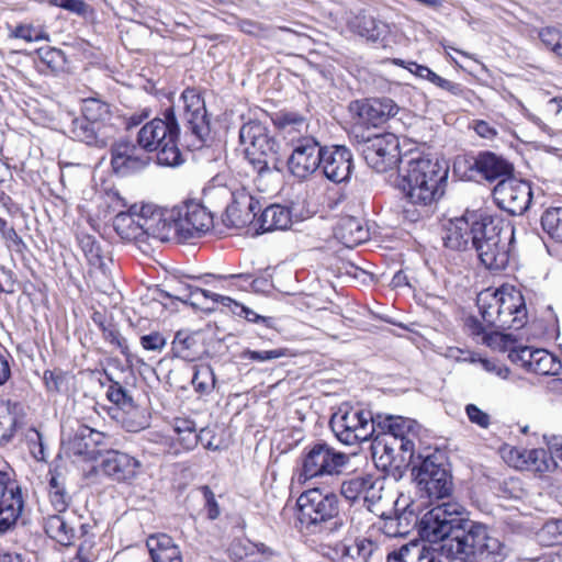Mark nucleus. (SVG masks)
Instances as JSON below:
<instances>
[{
    "label": "nucleus",
    "instance_id": "nucleus-62",
    "mask_svg": "<svg viewBox=\"0 0 562 562\" xmlns=\"http://www.w3.org/2000/svg\"><path fill=\"white\" fill-rule=\"evenodd\" d=\"M370 486L367 487L366 492L363 493L362 499L364 505L370 512H373L372 507L381 499L382 495V485L380 484L379 480L374 479L372 475L370 476Z\"/></svg>",
    "mask_w": 562,
    "mask_h": 562
},
{
    "label": "nucleus",
    "instance_id": "nucleus-28",
    "mask_svg": "<svg viewBox=\"0 0 562 562\" xmlns=\"http://www.w3.org/2000/svg\"><path fill=\"white\" fill-rule=\"evenodd\" d=\"M382 531L387 537H406L414 528H417L418 535L420 536V522L423 517L419 519L414 508L411 505L406 506L403 510L396 512L394 516H382Z\"/></svg>",
    "mask_w": 562,
    "mask_h": 562
},
{
    "label": "nucleus",
    "instance_id": "nucleus-1",
    "mask_svg": "<svg viewBox=\"0 0 562 562\" xmlns=\"http://www.w3.org/2000/svg\"><path fill=\"white\" fill-rule=\"evenodd\" d=\"M420 538L424 544L418 560L436 562V554L460 562L472 559H493L502 562L509 557L510 548L491 537L485 524L470 519V513L457 502H445L423 516Z\"/></svg>",
    "mask_w": 562,
    "mask_h": 562
},
{
    "label": "nucleus",
    "instance_id": "nucleus-38",
    "mask_svg": "<svg viewBox=\"0 0 562 562\" xmlns=\"http://www.w3.org/2000/svg\"><path fill=\"white\" fill-rule=\"evenodd\" d=\"M44 529L49 538L64 546H69L75 538V529L68 525L60 513L49 515L45 519Z\"/></svg>",
    "mask_w": 562,
    "mask_h": 562
},
{
    "label": "nucleus",
    "instance_id": "nucleus-37",
    "mask_svg": "<svg viewBox=\"0 0 562 562\" xmlns=\"http://www.w3.org/2000/svg\"><path fill=\"white\" fill-rule=\"evenodd\" d=\"M43 381L48 393L68 394L75 384V375L70 371L55 368L44 371Z\"/></svg>",
    "mask_w": 562,
    "mask_h": 562
},
{
    "label": "nucleus",
    "instance_id": "nucleus-43",
    "mask_svg": "<svg viewBox=\"0 0 562 562\" xmlns=\"http://www.w3.org/2000/svg\"><path fill=\"white\" fill-rule=\"evenodd\" d=\"M49 499L58 513L65 512L71 501V497L66 490L64 479L57 473H50Z\"/></svg>",
    "mask_w": 562,
    "mask_h": 562
},
{
    "label": "nucleus",
    "instance_id": "nucleus-52",
    "mask_svg": "<svg viewBox=\"0 0 562 562\" xmlns=\"http://www.w3.org/2000/svg\"><path fill=\"white\" fill-rule=\"evenodd\" d=\"M193 375L191 379V383L194 389L199 393H207L212 390L215 383L214 372L209 366H202L198 368L196 366L192 367Z\"/></svg>",
    "mask_w": 562,
    "mask_h": 562
},
{
    "label": "nucleus",
    "instance_id": "nucleus-40",
    "mask_svg": "<svg viewBox=\"0 0 562 562\" xmlns=\"http://www.w3.org/2000/svg\"><path fill=\"white\" fill-rule=\"evenodd\" d=\"M82 115L95 125L104 128H113L105 124V121L111 117L110 105L100 99H85L82 104Z\"/></svg>",
    "mask_w": 562,
    "mask_h": 562
},
{
    "label": "nucleus",
    "instance_id": "nucleus-53",
    "mask_svg": "<svg viewBox=\"0 0 562 562\" xmlns=\"http://www.w3.org/2000/svg\"><path fill=\"white\" fill-rule=\"evenodd\" d=\"M541 43L559 58H562V32L555 26H544L538 31Z\"/></svg>",
    "mask_w": 562,
    "mask_h": 562
},
{
    "label": "nucleus",
    "instance_id": "nucleus-57",
    "mask_svg": "<svg viewBox=\"0 0 562 562\" xmlns=\"http://www.w3.org/2000/svg\"><path fill=\"white\" fill-rule=\"evenodd\" d=\"M526 462L538 472H547L553 463V458L544 449H532L527 452Z\"/></svg>",
    "mask_w": 562,
    "mask_h": 562
},
{
    "label": "nucleus",
    "instance_id": "nucleus-55",
    "mask_svg": "<svg viewBox=\"0 0 562 562\" xmlns=\"http://www.w3.org/2000/svg\"><path fill=\"white\" fill-rule=\"evenodd\" d=\"M289 355L286 348H278L272 350H251L245 349L240 352L239 358L243 360H251L256 362H266L279 359Z\"/></svg>",
    "mask_w": 562,
    "mask_h": 562
},
{
    "label": "nucleus",
    "instance_id": "nucleus-64",
    "mask_svg": "<svg viewBox=\"0 0 562 562\" xmlns=\"http://www.w3.org/2000/svg\"><path fill=\"white\" fill-rule=\"evenodd\" d=\"M465 413L471 423L476 424L482 428H487L491 423L490 415L483 412L480 407L474 404H468L465 406Z\"/></svg>",
    "mask_w": 562,
    "mask_h": 562
},
{
    "label": "nucleus",
    "instance_id": "nucleus-22",
    "mask_svg": "<svg viewBox=\"0 0 562 562\" xmlns=\"http://www.w3.org/2000/svg\"><path fill=\"white\" fill-rule=\"evenodd\" d=\"M502 306L501 318L506 321V324L501 330H518L526 325L527 307L525 297L519 290L503 286Z\"/></svg>",
    "mask_w": 562,
    "mask_h": 562
},
{
    "label": "nucleus",
    "instance_id": "nucleus-51",
    "mask_svg": "<svg viewBox=\"0 0 562 562\" xmlns=\"http://www.w3.org/2000/svg\"><path fill=\"white\" fill-rule=\"evenodd\" d=\"M203 350L194 336L182 338V331L178 330V358L192 362L200 359Z\"/></svg>",
    "mask_w": 562,
    "mask_h": 562
},
{
    "label": "nucleus",
    "instance_id": "nucleus-26",
    "mask_svg": "<svg viewBox=\"0 0 562 562\" xmlns=\"http://www.w3.org/2000/svg\"><path fill=\"white\" fill-rule=\"evenodd\" d=\"M149 211L148 205L140 207L139 212L136 205H133L127 212H120L113 220V227L117 235L125 240H144L143 221H145V213Z\"/></svg>",
    "mask_w": 562,
    "mask_h": 562
},
{
    "label": "nucleus",
    "instance_id": "nucleus-19",
    "mask_svg": "<svg viewBox=\"0 0 562 562\" xmlns=\"http://www.w3.org/2000/svg\"><path fill=\"white\" fill-rule=\"evenodd\" d=\"M322 158V173L334 183L349 181L353 171V158L349 148L344 145H324Z\"/></svg>",
    "mask_w": 562,
    "mask_h": 562
},
{
    "label": "nucleus",
    "instance_id": "nucleus-42",
    "mask_svg": "<svg viewBox=\"0 0 562 562\" xmlns=\"http://www.w3.org/2000/svg\"><path fill=\"white\" fill-rule=\"evenodd\" d=\"M540 224L550 238L562 243V206L547 209L540 217Z\"/></svg>",
    "mask_w": 562,
    "mask_h": 562
},
{
    "label": "nucleus",
    "instance_id": "nucleus-9",
    "mask_svg": "<svg viewBox=\"0 0 562 562\" xmlns=\"http://www.w3.org/2000/svg\"><path fill=\"white\" fill-rule=\"evenodd\" d=\"M376 419L370 411L361 405L341 403L331 415L329 426L336 438L346 446L367 441L375 431Z\"/></svg>",
    "mask_w": 562,
    "mask_h": 562
},
{
    "label": "nucleus",
    "instance_id": "nucleus-54",
    "mask_svg": "<svg viewBox=\"0 0 562 562\" xmlns=\"http://www.w3.org/2000/svg\"><path fill=\"white\" fill-rule=\"evenodd\" d=\"M539 541L547 546H555L562 542V520L547 521L538 532Z\"/></svg>",
    "mask_w": 562,
    "mask_h": 562
},
{
    "label": "nucleus",
    "instance_id": "nucleus-48",
    "mask_svg": "<svg viewBox=\"0 0 562 562\" xmlns=\"http://www.w3.org/2000/svg\"><path fill=\"white\" fill-rule=\"evenodd\" d=\"M123 412L122 425L130 432H138L149 426V416L146 412L139 408L135 402L133 407L126 408Z\"/></svg>",
    "mask_w": 562,
    "mask_h": 562
},
{
    "label": "nucleus",
    "instance_id": "nucleus-7",
    "mask_svg": "<svg viewBox=\"0 0 562 562\" xmlns=\"http://www.w3.org/2000/svg\"><path fill=\"white\" fill-rule=\"evenodd\" d=\"M339 497L334 493H323L319 488L303 492L297 501V519L311 533L334 531L342 527Z\"/></svg>",
    "mask_w": 562,
    "mask_h": 562
},
{
    "label": "nucleus",
    "instance_id": "nucleus-20",
    "mask_svg": "<svg viewBox=\"0 0 562 562\" xmlns=\"http://www.w3.org/2000/svg\"><path fill=\"white\" fill-rule=\"evenodd\" d=\"M228 193L233 196V201L226 206L222 216L223 224L229 228H244L252 224L261 210L259 201L245 192L237 195Z\"/></svg>",
    "mask_w": 562,
    "mask_h": 562
},
{
    "label": "nucleus",
    "instance_id": "nucleus-6",
    "mask_svg": "<svg viewBox=\"0 0 562 562\" xmlns=\"http://www.w3.org/2000/svg\"><path fill=\"white\" fill-rule=\"evenodd\" d=\"M408 469L422 498L432 503L451 495L452 475L443 452L436 450L427 454L414 453V460Z\"/></svg>",
    "mask_w": 562,
    "mask_h": 562
},
{
    "label": "nucleus",
    "instance_id": "nucleus-36",
    "mask_svg": "<svg viewBox=\"0 0 562 562\" xmlns=\"http://www.w3.org/2000/svg\"><path fill=\"white\" fill-rule=\"evenodd\" d=\"M147 549L151 562H172L176 559V544L173 539L166 533H158L148 537Z\"/></svg>",
    "mask_w": 562,
    "mask_h": 562
},
{
    "label": "nucleus",
    "instance_id": "nucleus-44",
    "mask_svg": "<svg viewBox=\"0 0 562 562\" xmlns=\"http://www.w3.org/2000/svg\"><path fill=\"white\" fill-rule=\"evenodd\" d=\"M562 363L557 358L542 349H536V358L530 371L539 375H557L560 373Z\"/></svg>",
    "mask_w": 562,
    "mask_h": 562
},
{
    "label": "nucleus",
    "instance_id": "nucleus-4",
    "mask_svg": "<svg viewBox=\"0 0 562 562\" xmlns=\"http://www.w3.org/2000/svg\"><path fill=\"white\" fill-rule=\"evenodd\" d=\"M381 418V415L375 416V424L383 429V432L373 440V456L380 454L378 467L395 479H401L414 460L416 423L402 416L390 415L383 420Z\"/></svg>",
    "mask_w": 562,
    "mask_h": 562
},
{
    "label": "nucleus",
    "instance_id": "nucleus-12",
    "mask_svg": "<svg viewBox=\"0 0 562 562\" xmlns=\"http://www.w3.org/2000/svg\"><path fill=\"white\" fill-rule=\"evenodd\" d=\"M454 171L467 180L476 178L494 182L514 175V166L504 157L490 150L457 159Z\"/></svg>",
    "mask_w": 562,
    "mask_h": 562
},
{
    "label": "nucleus",
    "instance_id": "nucleus-49",
    "mask_svg": "<svg viewBox=\"0 0 562 562\" xmlns=\"http://www.w3.org/2000/svg\"><path fill=\"white\" fill-rule=\"evenodd\" d=\"M200 440L196 426L193 420L178 418V446L184 451L194 449Z\"/></svg>",
    "mask_w": 562,
    "mask_h": 562
},
{
    "label": "nucleus",
    "instance_id": "nucleus-35",
    "mask_svg": "<svg viewBox=\"0 0 562 562\" xmlns=\"http://www.w3.org/2000/svg\"><path fill=\"white\" fill-rule=\"evenodd\" d=\"M97 374L99 376H95V380L98 381L100 386H108L105 396L111 403H113L121 411L133 407V397L120 382L114 381L112 376L108 374L105 371L104 379L101 378V374L99 372Z\"/></svg>",
    "mask_w": 562,
    "mask_h": 562
},
{
    "label": "nucleus",
    "instance_id": "nucleus-60",
    "mask_svg": "<svg viewBox=\"0 0 562 562\" xmlns=\"http://www.w3.org/2000/svg\"><path fill=\"white\" fill-rule=\"evenodd\" d=\"M11 37L21 38L26 42H38L46 40L47 35L32 24H20L10 34Z\"/></svg>",
    "mask_w": 562,
    "mask_h": 562
},
{
    "label": "nucleus",
    "instance_id": "nucleus-18",
    "mask_svg": "<svg viewBox=\"0 0 562 562\" xmlns=\"http://www.w3.org/2000/svg\"><path fill=\"white\" fill-rule=\"evenodd\" d=\"M150 161L147 153L127 139L111 146V166L114 173L127 176L143 170Z\"/></svg>",
    "mask_w": 562,
    "mask_h": 562
},
{
    "label": "nucleus",
    "instance_id": "nucleus-59",
    "mask_svg": "<svg viewBox=\"0 0 562 562\" xmlns=\"http://www.w3.org/2000/svg\"><path fill=\"white\" fill-rule=\"evenodd\" d=\"M155 374L160 382L165 383L169 389H172L175 384L173 358L166 357L159 360L155 367Z\"/></svg>",
    "mask_w": 562,
    "mask_h": 562
},
{
    "label": "nucleus",
    "instance_id": "nucleus-10",
    "mask_svg": "<svg viewBox=\"0 0 562 562\" xmlns=\"http://www.w3.org/2000/svg\"><path fill=\"white\" fill-rule=\"evenodd\" d=\"M348 462V454L335 450L325 441L314 442L302 451L297 482L305 483L316 477L338 475Z\"/></svg>",
    "mask_w": 562,
    "mask_h": 562
},
{
    "label": "nucleus",
    "instance_id": "nucleus-32",
    "mask_svg": "<svg viewBox=\"0 0 562 562\" xmlns=\"http://www.w3.org/2000/svg\"><path fill=\"white\" fill-rule=\"evenodd\" d=\"M291 224L292 218L290 210L279 204L267 206L257 218L258 229L261 233L285 231L290 228Z\"/></svg>",
    "mask_w": 562,
    "mask_h": 562
},
{
    "label": "nucleus",
    "instance_id": "nucleus-63",
    "mask_svg": "<svg viewBox=\"0 0 562 562\" xmlns=\"http://www.w3.org/2000/svg\"><path fill=\"white\" fill-rule=\"evenodd\" d=\"M508 357L513 362L520 361L522 366L530 371L532 362L536 358V350H532L527 346L519 347L518 349H513Z\"/></svg>",
    "mask_w": 562,
    "mask_h": 562
},
{
    "label": "nucleus",
    "instance_id": "nucleus-15",
    "mask_svg": "<svg viewBox=\"0 0 562 562\" xmlns=\"http://www.w3.org/2000/svg\"><path fill=\"white\" fill-rule=\"evenodd\" d=\"M492 195L501 210L512 216H519L527 212L532 202L531 183L512 176L499 180L494 187Z\"/></svg>",
    "mask_w": 562,
    "mask_h": 562
},
{
    "label": "nucleus",
    "instance_id": "nucleus-8",
    "mask_svg": "<svg viewBox=\"0 0 562 562\" xmlns=\"http://www.w3.org/2000/svg\"><path fill=\"white\" fill-rule=\"evenodd\" d=\"M138 146L146 153H157V164L176 166V114L173 106L168 108L164 119H154L145 124L137 134Z\"/></svg>",
    "mask_w": 562,
    "mask_h": 562
},
{
    "label": "nucleus",
    "instance_id": "nucleus-17",
    "mask_svg": "<svg viewBox=\"0 0 562 562\" xmlns=\"http://www.w3.org/2000/svg\"><path fill=\"white\" fill-rule=\"evenodd\" d=\"M212 224V215L200 202L184 201L178 207V244L202 237Z\"/></svg>",
    "mask_w": 562,
    "mask_h": 562
},
{
    "label": "nucleus",
    "instance_id": "nucleus-23",
    "mask_svg": "<svg viewBox=\"0 0 562 562\" xmlns=\"http://www.w3.org/2000/svg\"><path fill=\"white\" fill-rule=\"evenodd\" d=\"M68 135L90 146L105 147L113 136V128H104L87 120L83 115L74 117L67 127Z\"/></svg>",
    "mask_w": 562,
    "mask_h": 562
},
{
    "label": "nucleus",
    "instance_id": "nucleus-16",
    "mask_svg": "<svg viewBox=\"0 0 562 562\" xmlns=\"http://www.w3.org/2000/svg\"><path fill=\"white\" fill-rule=\"evenodd\" d=\"M24 508L22 488L12 473L0 470V533L12 530Z\"/></svg>",
    "mask_w": 562,
    "mask_h": 562
},
{
    "label": "nucleus",
    "instance_id": "nucleus-39",
    "mask_svg": "<svg viewBox=\"0 0 562 562\" xmlns=\"http://www.w3.org/2000/svg\"><path fill=\"white\" fill-rule=\"evenodd\" d=\"M90 434V427L86 425H78L68 440L69 451L75 456H81L87 459L95 458L98 450L92 448Z\"/></svg>",
    "mask_w": 562,
    "mask_h": 562
},
{
    "label": "nucleus",
    "instance_id": "nucleus-61",
    "mask_svg": "<svg viewBox=\"0 0 562 562\" xmlns=\"http://www.w3.org/2000/svg\"><path fill=\"white\" fill-rule=\"evenodd\" d=\"M198 492L203 496L204 506L207 510V517L211 520L216 519L221 512L213 491L207 485H203L198 488Z\"/></svg>",
    "mask_w": 562,
    "mask_h": 562
},
{
    "label": "nucleus",
    "instance_id": "nucleus-13",
    "mask_svg": "<svg viewBox=\"0 0 562 562\" xmlns=\"http://www.w3.org/2000/svg\"><path fill=\"white\" fill-rule=\"evenodd\" d=\"M324 145L313 135H301L292 139L291 153L285 155L284 166L299 181L308 180L317 172L324 158Z\"/></svg>",
    "mask_w": 562,
    "mask_h": 562
},
{
    "label": "nucleus",
    "instance_id": "nucleus-24",
    "mask_svg": "<svg viewBox=\"0 0 562 562\" xmlns=\"http://www.w3.org/2000/svg\"><path fill=\"white\" fill-rule=\"evenodd\" d=\"M144 238L151 237L161 243H169L176 236V217L172 211L151 210L145 213L143 221Z\"/></svg>",
    "mask_w": 562,
    "mask_h": 562
},
{
    "label": "nucleus",
    "instance_id": "nucleus-58",
    "mask_svg": "<svg viewBox=\"0 0 562 562\" xmlns=\"http://www.w3.org/2000/svg\"><path fill=\"white\" fill-rule=\"evenodd\" d=\"M274 124L282 130L292 126L297 132H301V127L303 126L307 127L306 119L296 112L279 113L274 119Z\"/></svg>",
    "mask_w": 562,
    "mask_h": 562
},
{
    "label": "nucleus",
    "instance_id": "nucleus-27",
    "mask_svg": "<svg viewBox=\"0 0 562 562\" xmlns=\"http://www.w3.org/2000/svg\"><path fill=\"white\" fill-rule=\"evenodd\" d=\"M502 297L503 286L496 290L486 289L480 292L476 297V305L483 322L486 327L496 331L504 328L506 324V321L501 318Z\"/></svg>",
    "mask_w": 562,
    "mask_h": 562
},
{
    "label": "nucleus",
    "instance_id": "nucleus-25",
    "mask_svg": "<svg viewBox=\"0 0 562 562\" xmlns=\"http://www.w3.org/2000/svg\"><path fill=\"white\" fill-rule=\"evenodd\" d=\"M358 115L368 124L376 127L394 117L400 106L390 98H370L358 103Z\"/></svg>",
    "mask_w": 562,
    "mask_h": 562
},
{
    "label": "nucleus",
    "instance_id": "nucleus-56",
    "mask_svg": "<svg viewBox=\"0 0 562 562\" xmlns=\"http://www.w3.org/2000/svg\"><path fill=\"white\" fill-rule=\"evenodd\" d=\"M93 321L98 323L102 330L103 338L119 348L123 355H127L128 346L126 339L121 335L116 326L113 324L106 325L102 321L98 322L95 317H93Z\"/></svg>",
    "mask_w": 562,
    "mask_h": 562
},
{
    "label": "nucleus",
    "instance_id": "nucleus-33",
    "mask_svg": "<svg viewBox=\"0 0 562 562\" xmlns=\"http://www.w3.org/2000/svg\"><path fill=\"white\" fill-rule=\"evenodd\" d=\"M198 277L178 269V302L189 304L192 307H202V304L209 299L210 291L192 285L188 280H194Z\"/></svg>",
    "mask_w": 562,
    "mask_h": 562
},
{
    "label": "nucleus",
    "instance_id": "nucleus-30",
    "mask_svg": "<svg viewBox=\"0 0 562 562\" xmlns=\"http://www.w3.org/2000/svg\"><path fill=\"white\" fill-rule=\"evenodd\" d=\"M348 26L351 32L374 43L384 41L389 34L387 24L364 12H359L352 16Z\"/></svg>",
    "mask_w": 562,
    "mask_h": 562
},
{
    "label": "nucleus",
    "instance_id": "nucleus-31",
    "mask_svg": "<svg viewBox=\"0 0 562 562\" xmlns=\"http://www.w3.org/2000/svg\"><path fill=\"white\" fill-rule=\"evenodd\" d=\"M23 422L19 403L0 398V446L8 443Z\"/></svg>",
    "mask_w": 562,
    "mask_h": 562
},
{
    "label": "nucleus",
    "instance_id": "nucleus-3",
    "mask_svg": "<svg viewBox=\"0 0 562 562\" xmlns=\"http://www.w3.org/2000/svg\"><path fill=\"white\" fill-rule=\"evenodd\" d=\"M448 176L446 161L417 154L401 161L397 186L413 205L426 207L443 196Z\"/></svg>",
    "mask_w": 562,
    "mask_h": 562
},
{
    "label": "nucleus",
    "instance_id": "nucleus-45",
    "mask_svg": "<svg viewBox=\"0 0 562 562\" xmlns=\"http://www.w3.org/2000/svg\"><path fill=\"white\" fill-rule=\"evenodd\" d=\"M79 246L85 254L90 266L104 269V258L102 256L101 247L94 236L89 234H80L77 237Z\"/></svg>",
    "mask_w": 562,
    "mask_h": 562
},
{
    "label": "nucleus",
    "instance_id": "nucleus-29",
    "mask_svg": "<svg viewBox=\"0 0 562 562\" xmlns=\"http://www.w3.org/2000/svg\"><path fill=\"white\" fill-rule=\"evenodd\" d=\"M334 237L347 248H353L369 238V232L362 221L356 216H340L334 226Z\"/></svg>",
    "mask_w": 562,
    "mask_h": 562
},
{
    "label": "nucleus",
    "instance_id": "nucleus-50",
    "mask_svg": "<svg viewBox=\"0 0 562 562\" xmlns=\"http://www.w3.org/2000/svg\"><path fill=\"white\" fill-rule=\"evenodd\" d=\"M232 311L238 316H244L248 322L260 325L261 328L257 331L260 338L266 337L265 329H276L273 317L259 315L240 303H235V308H232Z\"/></svg>",
    "mask_w": 562,
    "mask_h": 562
},
{
    "label": "nucleus",
    "instance_id": "nucleus-21",
    "mask_svg": "<svg viewBox=\"0 0 562 562\" xmlns=\"http://www.w3.org/2000/svg\"><path fill=\"white\" fill-rule=\"evenodd\" d=\"M138 468V460L117 450H108L102 454L100 463L102 473L117 482H126L134 479Z\"/></svg>",
    "mask_w": 562,
    "mask_h": 562
},
{
    "label": "nucleus",
    "instance_id": "nucleus-41",
    "mask_svg": "<svg viewBox=\"0 0 562 562\" xmlns=\"http://www.w3.org/2000/svg\"><path fill=\"white\" fill-rule=\"evenodd\" d=\"M471 214L464 218L465 228L454 226L450 228L447 235L443 237V244L447 248L457 251H465L471 249V235H470V223L468 221Z\"/></svg>",
    "mask_w": 562,
    "mask_h": 562
},
{
    "label": "nucleus",
    "instance_id": "nucleus-14",
    "mask_svg": "<svg viewBox=\"0 0 562 562\" xmlns=\"http://www.w3.org/2000/svg\"><path fill=\"white\" fill-rule=\"evenodd\" d=\"M358 150L376 172H386L408 159L401 158L398 138L392 133L369 136L358 142Z\"/></svg>",
    "mask_w": 562,
    "mask_h": 562
},
{
    "label": "nucleus",
    "instance_id": "nucleus-5",
    "mask_svg": "<svg viewBox=\"0 0 562 562\" xmlns=\"http://www.w3.org/2000/svg\"><path fill=\"white\" fill-rule=\"evenodd\" d=\"M239 142L245 159L258 176L283 170L285 150L282 140L262 122L249 120L244 123L239 128Z\"/></svg>",
    "mask_w": 562,
    "mask_h": 562
},
{
    "label": "nucleus",
    "instance_id": "nucleus-11",
    "mask_svg": "<svg viewBox=\"0 0 562 562\" xmlns=\"http://www.w3.org/2000/svg\"><path fill=\"white\" fill-rule=\"evenodd\" d=\"M180 100L183 103L181 119L184 128L181 144L189 150L201 149L210 135L204 99L196 89L187 88L182 91Z\"/></svg>",
    "mask_w": 562,
    "mask_h": 562
},
{
    "label": "nucleus",
    "instance_id": "nucleus-34",
    "mask_svg": "<svg viewBox=\"0 0 562 562\" xmlns=\"http://www.w3.org/2000/svg\"><path fill=\"white\" fill-rule=\"evenodd\" d=\"M407 69L414 74L415 76L419 77L420 79L428 80L434 86L440 88L441 90H445L449 92L452 95L461 97L464 93V87L461 83L450 81L448 79H445L437 75L435 71H432L429 67L425 65H419L417 63H409V66Z\"/></svg>",
    "mask_w": 562,
    "mask_h": 562
},
{
    "label": "nucleus",
    "instance_id": "nucleus-46",
    "mask_svg": "<svg viewBox=\"0 0 562 562\" xmlns=\"http://www.w3.org/2000/svg\"><path fill=\"white\" fill-rule=\"evenodd\" d=\"M23 440L31 456L41 462H46L48 458L47 447L43 434L34 427H29L23 434Z\"/></svg>",
    "mask_w": 562,
    "mask_h": 562
},
{
    "label": "nucleus",
    "instance_id": "nucleus-2",
    "mask_svg": "<svg viewBox=\"0 0 562 562\" xmlns=\"http://www.w3.org/2000/svg\"><path fill=\"white\" fill-rule=\"evenodd\" d=\"M471 249L480 262L492 272L507 268L515 243V227L509 222L483 212L471 213Z\"/></svg>",
    "mask_w": 562,
    "mask_h": 562
},
{
    "label": "nucleus",
    "instance_id": "nucleus-47",
    "mask_svg": "<svg viewBox=\"0 0 562 562\" xmlns=\"http://www.w3.org/2000/svg\"><path fill=\"white\" fill-rule=\"evenodd\" d=\"M370 476V474H363L345 480L340 486L341 495L351 503L362 498L366 488L371 487Z\"/></svg>",
    "mask_w": 562,
    "mask_h": 562
}]
</instances>
